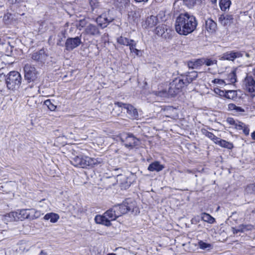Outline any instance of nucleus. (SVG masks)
I'll use <instances>...</instances> for the list:
<instances>
[{
  "mask_svg": "<svg viewBox=\"0 0 255 255\" xmlns=\"http://www.w3.org/2000/svg\"><path fill=\"white\" fill-rule=\"evenodd\" d=\"M128 212L134 214L139 213L136 202L131 199H127L123 203L114 206L106 211L103 215H96L94 220L97 224L110 227L112 225L111 221L116 220Z\"/></svg>",
  "mask_w": 255,
  "mask_h": 255,
  "instance_id": "nucleus-1",
  "label": "nucleus"
},
{
  "mask_svg": "<svg viewBox=\"0 0 255 255\" xmlns=\"http://www.w3.org/2000/svg\"><path fill=\"white\" fill-rule=\"evenodd\" d=\"M197 21L195 17L188 12L181 13L175 21V30L180 35H187L196 28Z\"/></svg>",
  "mask_w": 255,
  "mask_h": 255,
  "instance_id": "nucleus-2",
  "label": "nucleus"
},
{
  "mask_svg": "<svg viewBox=\"0 0 255 255\" xmlns=\"http://www.w3.org/2000/svg\"><path fill=\"white\" fill-rule=\"evenodd\" d=\"M189 81H173L170 83L168 92L165 90L154 91L153 93L161 98H171L177 95L185 86L190 83Z\"/></svg>",
  "mask_w": 255,
  "mask_h": 255,
  "instance_id": "nucleus-3",
  "label": "nucleus"
},
{
  "mask_svg": "<svg viewBox=\"0 0 255 255\" xmlns=\"http://www.w3.org/2000/svg\"><path fill=\"white\" fill-rule=\"evenodd\" d=\"M102 160L100 158H91L87 156L77 155L71 158V163L74 166L81 168L93 167L100 164Z\"/></svg>",
  "mask_w": 255,
  "mask_h": 255,
  "instance_id": "nucleus-4",
  "label": "nucleus"
},
{
  "mask_svg": "<svg viewBox=\"0 0 255 255\" xmlns=\"http://www.w3.org/2000/svg\"><path fill=\"white\" fill-rule=\"evenodd\" d=\"M120 139L122 143L128 148H131L138 145L139 140L131 133L124 132L120 135Z\"/></svg>",
  "mask_w": 255,
  "mask_h": 255,
  "instance_id": "nucleus-5",
  "label": "nucleus"
},
{
  "mask_svg": "<svg viewBox=\"0 0 255 255\" xmlns=\"http://www.w3.org/2000/svg\"><path fill=\"white\" fill-rule=\"evenodd\" d=\"M114 19L115 17L112 12L109 10L99 15L96 19V22L102 28H104Z\"/></svg>",
  "mask_w": 255,
  "mask_h": 255,
  "instance_id": "nucleus-6",
  "label": "nucleus"
},
{
  "mask_svg": "<svg viewBox=\"0 0 255 255\" xmlns=\"http://www.w3.org/2000/svg\"><path fill=\"white\" fill-rule=\"evenodd\" d=\"M115 105L118 107L122 108V111L126 112L129 118L135 119L138 118V115L137 110L132 105L124 104L122 102H116L115 103Z\"/></svg>",
  "mask_w": 255,
  "mask_h": 255,
  "instance_id": "nucleus-7",
  "label": "nucleus"
},
{
  "mask_svg": "<svg viewBox=\"0 0 255 255\" xmlns=\"http://www.w3.org/2000/svg\"><path fill=\"white\" fill-rule=\"evenodd\" d=\"M82 43L81 36L68 38L65 43V49L68 51H72L78 47Z\"/></svg>",
  "mask_w": 255,
  "mask_h": 255,
  "instance_id": "nucleus-8",
  "label": "nucleus"
},
{
  "mask_svg": "<svg viewBox=\"0 0 255 255\" xmlns=\"http://www.w3.org/2000/svg\"><path fill=\"white\" fill-rule=\"evenodd\" d=\"M243 56V52L233 50L224 53L219 57V59L234 61L235 59L241 57Z\"/></svg>",
  "mask_w": 255,
  "mask_h": 255,
  "instance_id": "nucleus-9",
  "label": "nucleus"
},
{
  "mask_svg": "<svg viewBox=\"0 0 255 255\" xmlns=\"http://www.w3.org/2000/svg\"><path fill=\"white\" fill-rule=\"evenodd\" d=\"M25 80H33L36 78L37 72L30 64H26L23 68Z\"/></svg>",
  "mask_w": 255,
  "mask_h": 255,
  "instance_id": "nucleus-10",
  "label": "nucleus"
},
{
  "mask_svg": "<svg viewBox=\"0 0 255 255\" xmlns=\"http://www.w3.org/2000/svg\"><path fill=\"white\" fill-rule=\"evenodd\" d=\"M85 32L87 35L93 37H98L101 35L98 26L93 24H89L86 27Z\"/></svg>",
  "mask_w": 255,
  "mask_h": 255,
  "instance_id": "nucleus-11",
  "label": "nucleus"
},
{
  "mask_svg": "<svg viewBox=\"0 0 255 255\" xmlns=\"http://www.w3.org/2000/svg\"><path fill=\"white\" fill-rule=\"evenodd\" d=\"M47 54L43 49L34 52L31 54V58L34 61L44 63L46 59Z\"/></svg>",
  "mask_w": 255,
  "mask_h": 255,
  "instance_id": "nucleus-12",
  "label": "nucleus"
},
{
  "mask_svg": "<svg viewBox=\"0 0 255 255\" xmlns=\"http://www.w3.org/2000/svg\"><path fill=\"white\" fill-rule=\"evenodd\" d=\"M254 226L251 224H241L237 228L232 227L231 230L233 234L235 235L238 233H244L247 231H251Z\"/></svg>",
  "mask_w": 255,
  "mask_h": 255,
  "instance_id": "nucleus-13",
  "label": "nucleus"
},
{
  "mask_svg": "<svg viewBox=\"0 0 255 255\" xmlns=\"http://www.w3.org/2000/svg\"><path fill=\"white\" fill-rule=\"evenodd\" d=\"M205 27L209 32L213 33L216 31L217 25L212 19L208 18L205 21Z\"/></svg>",
  "mask_w": 255,
  "mask_h": 255,
  "instance_id": "nucleus-14",
  "label": "nucleus"
},
{
  "mask_svg": "<svg viewBox=\"0 0 255 255\" xmlns=\"http://www.w3.org/2000/svg\"><path fill=\"white\" fill-rule=\"evenodd\" d=\"M13 48V47L11 46L9 42L0 44V49L2 50L1 53L8 56H11Z\"/></svg>",
  "mask_w": 255,
  "mask_h": 255,
  "instance_id": "nucleus-15",
  "label": "nucleus"
},
{
  "mask_svg": "<svg viewBox=\"0 0 255 255\" xmlns=\"http://www.w3.org/2000/svg\"><path fill=\"white\" fill-rule=\"evenodd\" d=\"M164 168V165L161 164L159 161H154L149 165L147 169L151 172H159Z\"/></svg>",
  "mask_w": 255,
  "mask_h": 255,
  "instance_id": "nucleus-16",
  "label": "nucleus"
},
{
  "mask_svg": "<svg viewBox=\"0 0 255 255\" xmlns=\"http://www.w3.org/2000/svg\"><path fill=\"white\" fill-rule=\"evenodd\" d=\"M233 16L232 15L227 14L226 15H222L219 18V21L224 26L229 25L233 22Z\"/></svg>",
  "mask_w": 255,
  "mask_h": 255,
  "instance_id": "nucleus-17",
  "label": "nucleus"
},
{
  "mask_svg": "<svg viewBox=\"0 0 255 255\" xmlns=\"http://www.w3.org/2000/svg\"><path fill=\"white\" fill-rule=\"evenodd\" d=\"M32 210V209H21L16 211L18 220L22 221L25 219L28 218L30 215L29 211Z\"/></svg>",
  "mask_w": 255,
  "mask_h": 255,
  "instance_id": "nucleus-18",
  "label": "nucleus"
},
{
  "mask_svg": "<svg viewBox=\"0 0 255 255\" xmlns=\"http://www.w3.org/2000/svg\"><path fill=\"white\" fill-rule=\"evenodd\" d=\"M203 58L197 59L194 61H189L187 62V66L189 69L197 68L198 67L204 64Z\"/></svg>",
  "mask_w": 255,
  "mask_h": 255,
  "instance_id": "nucleus-19",
  "label": "nucleus"
},
{
  "mask_svg": "<svg viewBox=\"0 0 255 255\" xmlns=\"http://www.w3.org/2000/svg\"><path fill=\"white\" fill-rule=\"evenodd\" d=\"M242 71L240 68H234L229 74V80H237L238 78H241V75Z\"/></svg>",
  "mask_w": 255,
  "mask_h": 255,
  "instance_id": "nucleus-20",
  "label": "nucleus"
},
{
  "mask_svg": "<svg viewBox=\"0 0 255 255\" xmlns=\"http://www.w3.org/2000/svg\"><path fill=\"white\" fill-rule=\"evenodd\" d=\"M228 110L236 114H240L245 112V110L241 107L237 106L235 104L231 103L228 105Z\"/></svg>",
  "mask_w": 255,
  "mask_h": 255,
  "instance_id": "nucleus-21",
  "label": "nucleus"
},
{
  "mask_svg": "<svg viewBox=\"0 0 255 255\" xmlns=\"http://www.w3.org/2000/svg\"><path fill=\"white\" fill-rule=\"evenodd\" d=\"M216 144H218L222 147L226 148L229 149H231L233 148V144L232 143L228 142L225 140L221 139L218 137L217 141H215Z\"/></svg>",
  "mask_w": 255,
  "mask_h": 255,
  "instance_id": "nucleus-22",
  "label": "nucleus"
},
{
  "mask_svg": "<svg viewBox=\"0 0 255 255\" xmlns=\"http://www.w3.org/2000/svg\"><path fill=\"white\" fill-rule=\"evenodd\" d=\"M158 22V18L156 16L151 15L147 17L145 24L149 27H152L155 26Z\"/></svg>",
  "mask_w": 255,
  "mask_h": 255,
  "instance_id": "nucleus-23",
  "label": "nucleus"
},
{
  "mask_svg": "<svg viewBox=\"0 0 255 255\" xmlns=\"http://www.w3.org/2000/svg\"><path fill=\"white\" fill-rule=\"evenodd\" d=\"M59 219V216L57 214L54 213H47L44 217V220H50L51 223H56Z\"/></svg>",
  "mask_w": 255,
  "mask_h": 255,
  "instance_id": "nucleus-24",
  "label": "nucleus"
},
{
  "mask_svg": "<svg viewBox=\"0 0 255 255\" xmlns=\"http://www.w3.org/2000/svg\"><path fill=\"white\" fill-rule=\"evenodd\" d=\"M3 82V84H6L7 88L9 90H14L16 87H18L21 83V81H17L18 83H16V81H0Z\"/></svg>",
  "mask_w": 255,
  "mask_h": 255,
  "instance_id": "nucleus-25",
  "label": "nucleus"
},
{
  "mask_svg": "<svg viewBox=\"0 0 255 255\" xmlns=\"http://www.w3.org/2000/svg\"><path fill=\"white\" fill-rule=\"evenodd\" d=\"M117 41L119 44L125 46H129L131 42H133V40L129 39L128 38L123 36L118 37Z\"/></svg>",
  "mask_w": 255,
  "mask_h": 255,
  "instance_id": "nucleus-26",
  "label": "nucleus"
},
{
  "mask_svg": "<svg viewBox=\"0 0 255 255\" xmlns=\"http://www.w3.org/2000/svg\"><path fill=\"white\" fill-rule=\"evenodd\" d=\"M245 89L249 93H255V81H246Z\"/></svg>",
  "mask_w": 255,
  "mask_h": 255,
  "instance_id": "nucleus-27",
  "label": "nucleus"
},
{
  "mask_svg": "<svg viewBox=\"0 0 255 255\" xmlns=\"http://www.w3.org/2000/svg\"><path fill=\"white\" fill-rule=\"evenodd\" d=\"M20 74L17 71H13L9 73L5 80H20Z\"/></svg>",
  "mask_w": 255,
  "mask_h": 255,
  "instance_id": "nucleus-28",
  "label": "nucleus"
},
{
  "mask_svg": "<svg viewBox=\"0 0 255 255\" xmlns=\"http://www.w3.org/2000/svg\"><path fill=\"white\" fill-rule=\"evenodd\" d=\"M201 218L202 220L210 224H213L216 222L215 218L206 213H202Z\"/></svg>",
  "mask_w": 255,
  "mask_h": 255,
  "instance_id": "nucleus-29",
  "label": "nucleus"
},
{
  "mask_svg": "<svg viewBox=\"0 0 255 255\" xmlns=\"http://www.w3.org/2000/svg\"><path fill=\"white\" fill-rule=\"evenodd\" d=\"M184 3L189 8H192L197 4H200L202 0H183Z\"/></svg>",
  "mask_w": 255,
  "mask_h": 255,
  "instance_id": "nucleus-30",
  "label": "nucleus"
},
{
  "mask_svg": "<svg viewBox=\"0 0 255 255\" xmlns=\"http://www.w3.org/2000/svg\"><path fill=\"white\" fill-rule=\"evenodd\" d=\"M66 31L65 30H62L58 34V35H57L58 39L57 40V43H56V45L57 46H63V44H62V42L63 41V39L66 37Z\"/></svg>",
  "mask_w": 255,
  "mask_h": 255,
  "instance_id": "nucleus-31",
  "label": "nucleus"
},
{
  "mask_svg": "<svg viewBox=\"0 0 255 255\" xmlns=\"http://www.w3.org/2000/svg\"><path fill=\"white\" fill-rule=\"evenodd\" d=\"M201 132L203 134L212 140L215 143L218 140V137L216 136L213 133L208 131L205 128L201 129Z\"/></svg>",
  "mask_w": 255,
  "mask_h": 255,
  "instance_id": "nucleus-32",
  "label": "nucleus"
},
{
  "mask_svg": "<svg viewBox=\"0 0 255 255\" xmlns=\"http://www.w3.org/2000/svg\"><path fill=\"white\" fill-rule=\"evenodd\" d=\"M198 246L200 249L204 250L209 251L213 248V246L211 244L205 243L201 240L198 242Z\"/></svg>",
  "mask_w": 255,
  "mask_h": 255,
  "instance_id": "nucleus-33",
  "label": "nucleus"
},
{
  "mask_svg": "<svg viewBox=\"0 0 255 255\" xmlns=\"http://www.w3.org/2000/svg\"><path fill=\"white\" fill-rule=\"evenodd\" d=\"M231 4L230 0H220V6L222 10L225 11L227 9H228Z\"/></svg>",
  "mask_w": 255,
  "mask_h": 255,
  "instance_id": "nucleus-34",
  "label": "nucleus"
},
{
  "mask_svg": "<svg viewBox=\"0 0 255 255\" xmlns=\"http://www.w3.org/2000/svg\"><path fill=\"white\" fill-rule=\"evenodd\" d=\"M139 16V12L136 10H132L128 12V18L129 20L135 21Z\"/></svg>",
  "mask_w": 255,
  "mask_h": 255,
  "instance_id": "nucleus-35",
  "label": "nucleus"
},
{
  "mask_svg": "<svg viewBox=\"0 0 255 255\" xmlns=\"http://www.w3.org/2000/svg\"><path fill=\"white\" fill-rule=\"evenodd\" d=\"M5 217L8 218L7 220L10 222L18 221V218L17 217L16 211L10 212Z\"/></svg>",
  "mask_w": 255,
  "mask_h": 255,
  "instance_id": "nucleus-36",
  "label": "nucleus"
},
{
  "mask_svg": "<svg viewBox=\"0 0 255 255\" xmlns=\"http://www.w3.org/2000/svg\"><path fill=\"white\" fill-rule=\"evenodd\" d=\"M165 25H161L156 27L155 29V33L158 36H162L165 33Z\"/></svg>",
  "mask_w": 255,
  "mask_h": 255,
  "instance_id": "nucleus-37",
  "label": "nucleus"
},
{
  "mask_svg": "<svg viewBox=\"0 0 255 255\" xmlns=\"http://www.w3.org/2000/svg\"><path fill=\"white\" fill-rule=\"evenodd\" d=\"M198 73L195 71H192L188 72L186 74V80H195V78L198 77Z\"/></svg>",
  "mask_w": 255,
  "mask_h": 255,
  "instance_id": "nucleus-38",
  "label": "nucleus"
},
{
  "mask_svg": "<svg viewBox=\"0 0 255 255\" xmlns=\"http://www.w3.org/2000/svg\"><path fill=\"white\" fill-rule=\"evenodd\" d=\"M89 3L91 7L92 10L95 8L99 7L100 5V3L99 0H88Z\"/></svg>",
  "mask_w": 255,
  "mask_h": 255,
  "instance_id": "nucleus-39",
  "label": "nucleus"
},
{
  "mask_svg": "<svg viewBox=\"0 0 255 255\" xmlns=\"http://www.w3.org/2000/svg\"><path fill=\"white\" fill-rule=\"evenodd\" d=\"M27 104L31 108H35L37 105V102L34 97H31L28 98Z\"/></svg>",
  "mask_w": 255,
  "mask_h": 255,
  "instance_id": "nucleus-40",
  "label": "nucleus"
},
{
  "mask_svg": "<svg viewBox=\"0 0 255 255\" xmlns=\"http://www.w3.org/2000/svg\"><path fill=\"white\" fill-rule=\"evenodd\" d=\"M136 45V42L133 40V42H131L130 45H129V49L131 52H133L136 54V55H138V53L139 52V50L137 49L135 47Z\"/></svg>",
  "mask_w": 255,
  "mask_h": 255,
  "instance_id": "nucleus-41",
  "label": "nucleus"
},
{
  "mask_svg": "<svg viewBox=\"0 0 255 255\" xmlns=\"http://www.w3.org/2000/svg\"><path fill=\"white\" fill-rule=\"evenodd\" d=\"M44 104L50 111H54L56 107L53 105L50 100H47L44 102Z\"/></svg>",
  "mask_w": 255,
  "mask_h": 255,
  "instance_id": "nucleus-42",
  "label": "nucleus"
},
{
  "mask_svg": "<svg viewBox=\"0 0 255 255\" xmlns=\"http://www.w3.org/2000/svg\"><path fill=\"white\" fill-rule=\"evenodd\" d=\"M204 59V64H205L207 66H211L215 64H217V61L216 60H212L211 59Z\"/></svg>",
  "mask_w": 255,
  "mask_h": 255,
  "instance_id": "nucleus-43",
  "label": "nucleus"
},
{
  "mask_svg": "<svg viewBox=\"0 0 255 255\" xmlns=\"http://www.w3.org/2000/svg\"><path fill=\"white\" fill-rule=\"evenodd\" d=\"M234 126L235 128L237 129H242L243 128L246 126V125L243 123L238 121L236 122V124H235Z\"/></svg>",
  "mask_w": 255,
  "mask_h": 255,
  "instance_id": "nucleus-44",
  "label": "nucleus"
},
{
  "mask_svg": "<svg viewBox=\"0 0 255 255\" xmlns=\"http://www.w3.org/2000/svg\"><path fill=\"white\" fill-rule=\"evenodd\" d=\"M235 91H229L227 92L226 97L229 99L233 98L235 95Z\"/></svg>",
  "mask_w": 255,
  "mask_h": 255,
  "instance_id": "nucleus-45",
  "label": "nucleus"
},
{
  "mask_svg": "<svg viewBox=\"0 0 255 255\" xmlns=\"http://www.w3.org/2000/svg\"><path fill=\"white\" fill-rule=\"evenodd\" d=\"M237 121L235 120L232 118H228L227 119V122H228V124H229L231 125L234 126L235 124H236V122Z\"/></svg>",
  "mask_w": 255,
  "mask_h": 255,
  "instance_id": "nucleus-46",
  "label": "nucleus"
},
{
  "mask_svg": "<svg viewBox=\"0 0 255 255\" xmlns=\"http://www.w3.org/2000/svg\"><path fill=\"white\" fill-rule=\"evenodd\" d=\"M242 129H243V132L245 134L248 135L249 134L250 129L248 127L245 126Z\"/></svg>",
  "mask_w": 255,
  "mask_h": 255,
  "instance_id": "nucleus-47",
  "label": "nucleus"
},
{
  "mask_svg": "<svg viewBox=\"0 0 255 255\" xmlns=\"http://www.w3.org/2000/svg\"><path fill=\"white\" fill-rule=\"evenodd\" d=\"M199 221V218L198 217V218H193L192 220H191V223L192 224H194V223H196L197 222H198Z\"/></svg>",
  "mask_w": 255,
  "mask_h": 255,
  "instance_id": "nucleus-48",
  "label": "nucleus"
},
{
  "mask_svg": "<svg viewBox=\"0 0 255 255\" xmlns=\"http://www.w3.org/2000/svg\"><path fill=\"white\" fill-rule=\"evenodd\" d=\"M7 1L10 4H13L16 2H19L20 1V0H7Z\"/></svg>",
  "mask_w": 255,
  "mask_h": 255,
  "instance_id": "nucleus-49",
  "label": "nucleus"
},
{
  "mask_svg": "<svg viewBox=\"0 0 255 255\" xmlns=\"http://www.w3.org/2000/svg\"><path fill=\"white\" fill-rule=\"evenodd\" d=\"M225 81H216V80H215V81H212V82L214 84H221V83H225L224 82Z\"/></svg>",
  "mask_w": 255,
  "mask_h": 255,
  "instance_id": "nucleus-50",
  "label": "nucleus"
},
{
  "mask_svg": "<svg viewBox=\"0 0 255 255\" xmlns=\"http://www.w3.org/2000/svg\"><path fill=\"white\" fill-rule=\"evenodd\" d=\"M214 91L216 93L219 94L221 91L219 88H217L214 89Z\"/></svg>",
  "mask_w": 255,
  "mask_h": 255,
  "instance_id": "nucleus-51",
  "label": "nucleus"
},
{
  "mask_svg": "<svg viewBox=\"0 0 255 255\" xmlns=\"http://www.w3.org/2000/svg\"><path fill=\"white\" fill-rule=\"evenodd\" d=\"M251 137L253 139L255 140V131H254L251 133Z\"/></svg>",
  "mask_w": 255,
  "mask_h": 255,
  "instance_id": "nucleus-52",
  "label": "nucleus"
},
{
  "mask_svg": "<svg viewBox=\"0 0 255 255\" xmlns=\"http://www.w3.org/2000/svg\"><path fill=\"white\" fill-rule=\"evenodd\" d=\"M137 2H147L148 0H134Z\"/></svg>",
  "mask_w": 255,
  "mask_h": 255,
  "instance_id": "nucleus-53",
  "label": "nucleus"
},
{
  "mask_svg": "<svg viewBox=\"0 0 255 255\" xmlns=\"http://www.w3.org/2000/svg\"><path fill=\"white\" fill-rule=\"evenodd\" d=\"M253 72L254 77L252 78V80H254L255 79V68L253 69Z\"/></svg>",
  "mask_w": 255,
  "mask_h": 255,
  "instance_id": "nucleus-54",
  "label": "nucleus"
},
{
  "mask_svg": "<svg viewBox=\"0 0 255 255\" xmlns=\"http://www.w3.org/2000/svg\"><path fill=\"white\" fill-rule=\"evenodd\" d=\"M252 188L254 191H255V183L252 185Z\"/></svg>",
  "mask_w": 255,
  "mask_h": 255,
  "instance_id": "nucleus-55",
  "label": "nucleus"
},
{
  "mask_svg": "<svg viewBox=\"0 0 255 255\" xmlns=\"http://www.w3.org/2000/svg\"><path fill=\"white\" fill-rule=\"evenodd\" d=\"M52 36H50L48 39V42L49 43H50L51 42H52Z\"/></svg>",
  "mask_w": 255,
  "mask_h": 255,
  "instance_id": "nucleus-56",
  "label": "nucleus"
},
{
  "mask_svg": "<svg viewBox=\"0 0 255 255\" xmlns=\"http://www.w3.org/2000/svg\"><path fill=\"white\" fill-rule=\"evenodd\" d=\"M39 255H46V254H45V253H43V252L42 251L40 252V253Z\"/></svg>",
  "mask_w": 255,
  "mask_h": 255,
  "instance_id": "nucleus-57",
  "label": "nucleus"
},
{
  "mask_svg": "<svg viewBox=\"0 0 255 255\" xmlns=\"http://www.w3.org/2000/svg\"><path fill=\"white\" fill-rule=\"evenodd\" d=\"M211 0V1L213 3H216V1H217V0Z\"/></svg>",
  "mask_w": 255,
  "mask_h": 255,
  "instance_id": "nucleus-58",
  "label": "nucleus"
},
{
  "mask_svg": "<svg viewBox=\"0 0 255 255\" xmlns=\"http://www.w3.org/2000/svg\"><path fill=\"white\" fill-rule=\"evenodd\" d=\"M107 255H117L115 253H110V254H108Z\"/></svg>",
  "mask_w": 255,
  "mask_h": 255,
  "instance_id": "nucleus-59",
  "label": "nucleus"
},
{
  "mask_svg": "<svg viewBox=\"0 0 255 255\" xmlns=\"http://www.w3.org/2000/svg\"><path fill=\"white\" fill-rule=\"evenodd\" d=\"M2 77H5V75H2V74H0V78H2Z\"/></svg>",
  "mask_w": 255,
  "mask_h": 255,
  "instance_id": "nucleus-60",
  "label": "nucleus"
},
{
  "mask_svg": "<svg viewBox=\"0 0 255 255\" xmlns=\"http://www.w3.org/2000/svg\"><path fill=\"white\" fill-rule=\"evenodd\" d=\"M169 110H174V109H173L172 107H169Z\"/></svg>",
  "mask_w": 255,
  "mask_h": 255,
  "instance_id": "nucleus-61",
  "label": "nucleus"
},
{
  "mask_svg": "<svg viewBox=\"0 0 255 255\" xmlns=\"http://www.w3.org/2000/svg\"><path fill=\"white\" fill-rule=\"evenodd\" d=\"M244 80H247V75L246 76V77H245Z\"/></svg>",
  "mask_w": 255,
  "mask_h": 255,
  "instance_id": "nucleus-62",
  "label": "nucleus"
},
{
  "mask_svg": "<svg viewBox=\"0 0 255 255\" xmlns=\"http://www.w3.org/2000/svg\"><path fill=\"white\" fill-rule=\"evenodd\" d=\"M246 56H247V57H249V54H248V53H246Z\"/></svg>",
  "mask_w": 255,
  "mask_h": 255,
  "instance_id": "nucleus-63",
  "label": "nucleus"
},
{
  "mask_svg": "<svg viewBox=\"0 0 255 255\" xmlns=\"http://www.w3.org/2000/svg\"><path fill=\"white\" fill-rule=\"evenodd\" d=\"M214 80H220V79H214Z\"/></svg>",
  "mask_w": 255,
  "mask_h": 255,
  "instance_id": "nucleus-64",
  "label": "nucleus"
}]
</instances>
